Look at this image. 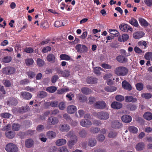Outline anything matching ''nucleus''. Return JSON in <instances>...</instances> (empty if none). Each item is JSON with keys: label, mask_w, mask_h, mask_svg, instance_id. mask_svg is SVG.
<instances>
[{"label": "nucleus", "mask_w": 152, "mask_h": 152, "mask_svg": "<svg viewBox=\"0 0 152 152\" xmlns=\"http://www.w3.org/2000/svg\"><path fill=\"white\" fill-rule=\"evenodd\" d=\"M97 139L100 142H102L105 139L104 136L103 134H98L96 137Z\"/></svg>", "instance_id": "nucleus-50"}, {"label": "nucleus", "mask_w": 152, "mask_h": 152, "mask_svg": "<svg viewBox=\"0 0 152 152\" xmlns=\"http://www.w3.org/2000/svg\"><path fill=\"white\" fill-rule=\"evenodd\" d=\"M11 115V114L7 113H3L0 114V116L2 117L6 118H10Z\"/></svg>", "instance_id": "nucleus-54"}, {"label": "nucleus", "mask_w": 152, "mask_h": 152, "mask_svg": "<svg viewBox=\"0 0 152 152\" xmlns=\"http://www.w3.org/2000/svg\"><path fill=\"white\" fill-rule=\"evenodd\" d=\"M58 121V119L57 118L51 116L48 118L47 123L50 125H54L57 124Z\"/></svg>", "instance_id": "nucleus-5"}, {"label": "nucleus", "mask_w": 152, "mask_h": 152, "mask_svg": "<svg viewBox=\"0 0 152 152\" xmlns=\"http://www.w3.org/2000/svg\"><path fill=\"white\" fill-rule=\"evenodd\" d=\"M46 59L48 62L50 63H54L56 61V57L55 55L52 53L49 54L47 56Z\"/></svg>", "instance_id": "nucleus-13"}, {"label": "nucleus", "mask_w": 152, "mask_h": 152, "mask_svg": "<svg viewBox=\"0 0 152 152\" xmlns=\"http://www.w3.org/2000/svg\"><path fill=\"white\" fill-rule=\"evenodd\" d=\"M81 91L83 93L86 95L89 94L91 93V90L86 87L82 88L81 89Z\"/></svg>", "instance_id": "nucleus-32"}, {"label": "nucleus", "mask_w": 152, "mask_h": 152, "mask_svg": "<svg viewBox=\"0 0 152 152\" xmlns=\"http://www.w3.org/2000/svg\"><path fill=\"white\" fill-rule=\"evenodd\" d=\"M12 58L10 56H7L4 57L2 59V61L4 63H7L11 61Z\"/></svg>", "instance_id": "nucleus-40"}, {"label": "nucleus", "mask_w": 152, "mask_h": 152, "mask_svg": "<svg viewBox=\"0 0 152 152\" xmlns=\"http://www.w3.org/2000/svg\"><path fill=\"white\" fill-rule=\"evenodd\" d=\"M105 90L108 92H113L116 90V88L115 87H109L108 86L105 87L104 88Z\"/></svg>", "instance_id": "nucleus-46"}, {"label": "nucleus", "mask_w": 152, "mask_h": 152, "mask_svg": "<svg viewBox=\"0 0 152 152\" xmlns=\"http://www.w3.org/2000/svg\"><path fill=\"white\" fill-rule=\"evenodd\" d=\"M136 87L138 90L140 91L143 89V85L142 83H139L136 84Z\"/></svg>", "instance_id": "nucleus-52"}, {"label": "nucleus", "mask_w": 152, "mask_h": 152, "mask_svg": "<svg viewBox=\"0 0 152 152\" xmlns=\"http://www.w3.org/2000/svg\"><path fill=\"white\" fill-rule=\"evenodd\" d=\"M144 118L147 120H151L152 119V114L149 112L145 113L144 115Z\"/></svg>", "instance_id": "nucleus-34"}, {"label": "nucleus", "mask_w": 152, "mask_h": 152, "mask_svg": "<svg viewBox=\"0 0 152 152\" xmlns=\"http://www.w3.org/2000/svg\"><path fill=\"white\" fill-rule=\"evenodd\" d=\"M58 107L60 110H64L66 107L65 103L63 102H61L59 104Z\"/></svg>", "instance_id": "nucleus-59"}, {"label": "nucleus", "mask_w": 152, "mask_h": 152, "mask_svg": "<svg viewBox=\"0 0 152 152\" xmlns=\"http://www.w3.org/2000/svg\"><path fill=\"white\" fill-rule=\"evenodd\" d=\"M102 67L105 69H111L112 66L107 64H103L101 65Z\"/></svg>", "instance_id": "nucleus-57"}, {"label": "nucleus", "mask_w": 152, "mask_h": 152, "mask_svg": "<svg viewBox=\"0 0 152 152\" xmlns=\"http://www.w3.org/2000/svg\"><path fill=\"white\" fill-rule=\"evenodd\" d=\"M81 126L83 127H87L92 124L91 122L87 119L82 120L80 122Z\"/></svg>", "instance_id": "nucleus-10"}, {"label": "nucleus", "mask_w": 152, "mask_h": 152, "mask_svg": "<svg viewBox=\"0 0 152 152\" xmlns=\"http://www.w3.org/2000/svg\"><path fill=\"white\" fill-rule=\"evenodd\" d=\"M33 145V140L30 139H28L25 142V145L27 148H30Z\"/></svg>", "instance_id": "nucleus-29"}, {"label": "nucleus", "mask_w": 152, "mask_h": 152, "mask_svg": "<svg viewBox=\"0 0 152 152\" xmlns=\"http://www.w3.org/2000/svg\"><path fill=\"white\" fill-rule=\"evenodd\" d=\"M94 115L98 119L102 120H106L108 119L110 117V115L108 113L103 111L95 113Z\"/></svg>", "instance_id": "nucleus-2"}, {"label": "nucleus", "mask_w": 152, "mask_h": 152, "mask_svg": "<svg viewBox=\"0 0 152 152\" xmlns=\"http://www.w3.org/2000/svg\"><path fill=\"white\" fill-rule=\"evenodd\" d=\"M15 71L16 70L14 68L10 66L5 67L3 68L2 70L3 73L6 75L13 74Z\"/></svg>", "instance_id": "nucleus-4"}, {"label": "nucleus", "mask_w": 152, "mask_h": 152, "mask_svg": "<svg viewBox=\"0 0 152 152\" xmlns=\"http://www.w3.org/2000/svg\"><path fill=\"white\" fill-rule=\"evenodd\" d=\"M26 74L28 76V77L31 78L34 77L35 76V73L33 72H27Z\"/></svg>", "instance_id": "nucleus-62"}, {"label": "nucleus", "mask_w": 152, "mask_h": 152, "mask_svg": "<svg viewBox=\"0 0 152 152\" xmlns=\"http://www.w3.org/2000/svg\"><path fill=\"white\" fill-rule=\"evenodd\" d=\"M60 58L62 60H69L70 59V57L68 55L65 54H62L60 56Z\"/></svg>", "instance_id": "nucleus-47"}, {"label": "nucleus", "mask_w": 152, "mask_h": 152, "mask_svg": "<svg viewBox=\"0 0 152 152\" xmlns=\"http://www.w3.org/2000/svg\"><path fill=\"white\" fill-rule=\"evenodd\" d=\"M97 143L96 140L94 138L90 139L88 142V146L90 147H94L96 145Z\"/></svg>", "instance_id": "nucleus-26"}, {"label": "nucleus", "mask_w": 152, "mask_h": 152, "mask_svg": "<svg viewBox=\"0 0 152 152\" xmlns=\"http://www.w3.org/2000/svg\"><path fill=\"white\" fill-rule=\"evenodd\" d=\"M79 136L82 138H84L86 137L87 135V131L84 130L82 129L80 131L79 133Z\"/></svg>", "instance_id": "nucleus-42"}, {"label": "nucleus", "mask_w": 152, "mask_h": 152, "mask_svg": "<svg viewBox=\"0 0 152 152\" xmlns=\"http://www.w3.org/2000/svg\"><path fill=\"white\" fill-rule=\"evenodd\" d=\"M117 135V132H115L111 131L108 134V137L109 138H113L116 137Z\"/></svg>", "instance_id": "nucleus-45"}, {"label": "nucleus", "mask_w": 152, "mask_h": 152, "mask_svg": "<svg viewBox=\"0 0 152 152\" xmlns=\"http://www.w3.org/2000/svg\"><path fill=\"white\" fill-rule=\"evenodd\" d=\"M144 57L146 60L152 61V52L146 53Z\"/></svg>", "instance_id": "nucleus-37"}, {"label": "nucleus", "mask_w": 152, "mask_h": 152, "mask_svg": "<svg viewBox=\"0 0 152 152\" xmlns=\"http://www.w3.org/2000/svg\"><path fill=\"white\" fill-rule=\"evenodd\" d=\"M142 96L145 99H149L152 97V95L151 94L148 93H143L142 95Z\"/></svg>", "instance_id": "nucleus-48"}, {"label": "nucleus", "mask_w": 152, "mask_h": 152, "mask_svg": "<svg viewBox=\"0 0 152 152\" xmlns=\"http://www.w3.org/2000/svg\"><path fill=\"white\" fill-rule=\"evenodd\" d=\"M123 88L125 89L130 91L132 89V86L130 84L126 81L124 80L122 83Z\"/></svg>", "instance_id": "nucleus-15"}, {"label": "nucleus", "mask_w": 152, "mask_h": 152, "mask_svg": "<svg viewBox=\"0 0 152 152\" xmlns=\"http://www.w3.org/2000/svg\"><path fill=\"white\" fill-rule=\"evenodd\" d=\"M139 20L141 25L142 26L146 27L148 25V23L144 19L141 18H140Z\"/></svg>", "instance_id": "nucleus-36"}, {"label": "nucleus", "mask_w": 152, "mask_h": 152, "mask_svg": "<svg viewBox=\"0 0 152 152\" xmlns=\"http://www.w3.org/2000/svg\"><path fill=\"white\" fill-rule=\"evenodd\" d=\"M125 102H135L137 100L136 98H134L132 96H125Z\"/></svg>", "instance_id": "nucleus-22"}, {"label": "nucleus", "mask_w": 152, "mask_h": 152, "mask_svg": "<svg viewBox=\"0 0 152 152\" xmlns=\"http://www.w3.org/2000/svg\"><path fill=\"white\" fill-rule=\"evenodd\" d=\"M111 107L113 109H119L121 108L122 104L117 102H114L112 103Z\"/></svg>", "instance_id": "nucleus-16"}, {"label": "nucleus", "mask_w": 152, "mask_h": 152, "mask_svg": "<svg viewBox=\"0 0 152 152\" xmlns=\"http://www.w3.org/2000/svg\"><path fill=\"white\" fill-rule=\"evenodd\" d=\"M129 23L132 25L136 27H138L139 26L137 20L133 18H132L129 21Z\"/></svg>", "instance_id": "nucleus-31"}, {"label": "nucleus", "mask_w": 152, "mask_h": 152, "mask_svg": "<svg viewBox=\"0 0 152 152\" xmlns=\"http://www.w3.org/2000/svg\"><path fill=\"white\" fill-rule=\"evenodd\" d=\"M5 135L7 137L9 138L12 139L13 138L15 135V133L11 131H10L6 132Z\"/></svg>", "instance_id": "nucleus-33"}, {"label": "nucleus", "mask_w": 152, "mask_h": 152, "mask_svg": "<svg viewBox=\"0 0 152 152\" xmlns=\"http://www.w3.org/2000/svg\"><path fill=\"white\" fill-rule=\"evenodd\" d=\"M67 111L70 114H72L75 113L77 111L76 107L73 105L68 106L66 108Z\"/></svg>", "instance_id": "nucleus-11"}, {"label": "nucleus", "mask_w": 152, "mask_h": 152, "mask_svg": "<svg viewBox=\"0 0 152 152\" xmlns=\"http://www.w3.org/2000/svg\"><path fill=\"white\" fill-rule=\"evenodd\" d=\"M5 149L8 152H17L18 150L17 146L12 143L7 144L6 146Z\"/></svg>", "instance_id": "nucleus-3"}, {"label": "nucleus", "mask_w": 152, "mask_h": 152, "mask_svg": "<svg viewBox=\"0 0 152 152\" xmlns=\"http://www.w3.org/2000/svg\"><path fill=\"white\" fill-rule=\"evenodd\" d=\"M59 151L60 152H68V150L64 146L60 147Z\"/></svg>", "instance_id": "nucleus-63"}, {"label": "nucleus", "mask_w": 152, "mask_h": 152, "mask_svg": "<svg viewBox=\"0 0 152 152\" xmlns=\"http://www.w3.org/2000/svg\"><path fill=\"white\" fill-rule=\"evenodd\" d=\"M128 71V69L126 67L123 66L116 67L114 71L115 74L120 76H126L127 75Z\"/></svg>", "instance_id": "nucleus-1"}, {"label": "nucleus", "mask_w": 152, "mask_h": 152, "mask_svg": "<svg viewBox=\"0 0 152 152\" xmlns=\"http://www.w3.org/2000/svg\"><path fill=\"white\" fill-rule=\"evenodd\" d=\"M144 35V33L142 31H137L134 33L133 34V37L135 39L140 38Z\"/></svg>", "instance_id": "nucleus-17"}, {"label": "nucleus", "mask_w": 152, "mask_h": 152, "mask_svg": "<svg viewBox=\"0 0 152 152\" xmlns=\"http://www.w3.org/2000/svg\"><path fill=\"white\" fill-rule=\"evenodd\" d=\"M4 84L6 87H9L11 86V83L10 81L8 80H3Z\"/></svg>", "instance_id": "nucleus-61"}, {"label": "nucleus", "mask_w": 152, "mask_h": 152, "mask_svg": "<svg viewBox=\"0 0 152 152\" xmlns=\"http://www.w3.org/2000/svg\"><path fill=\"white\" fill-rule=\"evenodd\" d=\"M37 65L39 67L43 66L44 64V61L40 58H38L37 60Z\"/></svg>", "instance_id": "nucleus-51"}, {"label": "nucleus", "mask_w": 152, "mask_h": 152, "mask_svg": "<svg viewBox=\"0 0 152 152\" xmlns=\"http://www.w3.org/2000/svg\"><path fill=\"white\" fill-rule=\"evenodd\" d=\"M128 129L131 132L133 133H137L138 131L136 127L132 126H130Z\"/></svg>", "instance_id": "nucleus-41"}, {"label": "nucleus", "mask_w": 152, "mask_h": 152, "mask_svg": "<svg viewBox=\"0 0 152 152\" xmlns=\"http://www.w3.org/2000/svg\"><path fill=\"white\" fill-rule=\"evenodd\" d=\"M74 138L71 139V140L69 141L67 144L69 147H72L75 145L77 141V137L76 136H74Z\"/></svg>", "instance_id": "nucleus-20"}, {"label": "nucleus", "mask_w": 152, "mask_h": 152, "mask_svg": "<svg viewBox=\"0 0 152 152\" xmlns=\"http://www.w3.org/2000/svg\"><path fill=\"white\" fill-rule=\"evenodd\" d=\"M112 126L114 128H120L122 127V125L118 121H115L112 123Z\"/></svg>", "instance_id": "nucleus-21"}, {"label": "nucleus", "mask_w": 152, "mask_h": 152, "mask_svg": "<svg viewBox=\"0 0 152 152\" xmlns=\"http://www.w3.org/2000/svg\"><path fill=\"white\" fill-rule=\"evenodd\" d=\"M20 96L24 99L26 100L30 99L32 97L31 94L26 91H22L20 93Z\"/></svg>", "instance_id": "nucleus-9"}, {"label": "nucleus", "mask_w": 152, "mask_h": 152, "mask_svg": "<svg viewBox=\"0 0 152 152\" xmlns=\"http://www.w3.org/2000/svg\"><path fill=\"white\" fill-rule=\"evenodd\" d=\"M129 36L126 34H122V37H119L118 38V40L120 42L126 41L129 39Z\"/></svg>", "instance_id": "nucleus-25"}, {"label": "nucleus", "mask_w": 152, "mask_h": 152, "mask_svg": "<svg viewBox=\"0 0 152 152\" xmlns=\"http://www.w3.org/2000/svg\"><path fill=\"white\" fill-rule=\"evenodd\" d=\"M46 135L48 138L52 139L56 137V134L53 131H49L47 133Z\"/></svg>", "instance_id": "nucleus-24"}, {"label": "nucleus", "mask_w": 152, "mask_h": 152, "mask_svg": "<svg viewBox=\"0 0 152 152\" xmlns=\"http://www.w3.org/2000/svg\"><path fill=\"white\" fill-rule=\"evenodd\" d=\"M145 145V144L143 142H140L136 145L135 146V148L138 151L142 150L144 148Z\"/></svg>", "instance_id": "nucleus-28"}, {"label": "nucleus", "mask_w": 152, "mask_h": 152, "mask_svg": "<svg viewBox=\"0 0 152 152\" xmlns=\"http://www.w3.org/2000/svg\"><path fill=\"white\" fill-rule=\"evenodd\" d=\"M12 128L13 131H18L20 128V126L17 124H13L12 126Z\"/></svg>", "instance_id": "nucleus-43"}, {"label": "nucleus", "mask_w": 152, "mask_h": 152, "mask_svg": "<svg viewBox=\"0 0 152 152\" xmlns=\"http://www.w3.org/2000/svg\"><path fill=\"white\" fill-rule=\"evenodd\" d=\"M69 129V126L66 124L61 125L59 127V130L62 132L68 131Z\"/></svg>", "instance_id": "nucleus-12"}, {"label": "nucleus", "mask_w": 152, "mask_h": 152, "mask_svg": "<svg viewBox=\"0 0 152 152\" xmlns=\"http://www.w3.org/2000/svg\"><path fill=\"white\" fill-rule=\"evenodd\" d=\"M47 95V93L45 92L42 91L39 92L38 96L40 98H43L46 96Z\"/></svg>", "instance_id": "nucleus-53"}, {"label": "nucleus", "mask_w": 152, "mask_h": 152, "mask_svg": "<svg viewBox=\"0 0 152 152\" xmlns=\"http://www.w3.org/2000/svg\"><path fill=\"white\" fill-rule=\"evenodd\" d=\"M78 98L81 102H84L86 99V96L80 94L78 95Z\"/></svg>", "instance_id": "nucleus-60"}, {"label": "nucleus", "mask_w": 152, "mask_h": 152, "mask_svg": "<svg viewBox=\"0 0 152 152\" xmlns=\"http://www.w3.org/2000/svg\"><path fill=\"white\" fill-rule=\"evenodd\" d=\"M58 73L61 75L62 76L64 77H67L70 75V72L68 70H65L64 71L61 70H58Z\"/></svg>", "instance_id": "nucleus-19"}, {"label": "nucleus", "mask_w": 152, "mask_h": 152, "mask_svg": "<svg viewBox=\"0 0 152 152\" xmlns=\"http://www.w3.org/2000/svg\"><path fill=\"white\" fill-rule=\"evenodd\" d=\"M29 110V107L26 105L25 106H23L19 108L18 111L20 113H23L28 112Z\"/></svg>", "instance_id": "nucleus-18"}, {"label": "nucleus", "mask_w": 152, "mask_h": 152, "mask_svg": "<svg viewBox=\"0 0 152 152\" xmlns=\"http://www.w3.org/2000/svg\"><path fill=\"white\" fill-rule=\"evenodd\" d=\"M66 143V141L65 139H60L57 140L56 142V144L60 146L65 144Z\"/></svg>", "instance_id": "nucleus-27"}, {"label": "nucleus", "mask_w": 152, "mask_h": 152, "mask_svg": "<svg viewBox=\"0 0 152 152\" xmlns=\"http://www.w3.org/2000/svg\"><path fill=\"white\" fill-rule=\"evenodd\" d=\"M119 27L121 31L125 32L128 30L129 25L126 24L122 23L119 25Z\"/></svg>", "instance_id": "nucleus-30"}, {"label": "nucleus", "mask_w": 152, "mask_h": 152, "mask_svg": "<svg viewBox=\"0 0 152 152\" xmlns=\"http://www.w3.org/2000/svg\"><path fill=\"white\" fill-rule=\"evenodd\" d=\"M115 98L117 101L119 102H122L124 100V97L120 95H117Z\"/></svg>", "instance_id": "nucleus-55"}, {"label": "nucleus", "mask_w": 152, "mask_h": 152, "mask_svg": "<svg viewBox=\"0 0 152 152\" xmlns=\"http://www.w3.org/2000/svg\"><path fill=\"white\" fill-rule=\"evenodd\" d=\"M100 131V129L98 127H92L90 129V132L92 133H97Z\"/></svg>", "instance_id": "nucleus-49"}, {"label": "nucleus", "mask_w": 152, "mask_h": 152, "mask_svg": "<svg viewBox=\"0 0 152 152\" xmlns=\"http://www.w3.org/2000/svg\"><path fill=\"white\" fill-rule=\"evenodd\" d=\"M33 60L31 58H27L25 60V62L27 66H30L34 63Z\"/></svg>", "instance_id": "nucleus-44"}, {"label": "nucleus", "mask_w": 152, "mask_h": 152, "mask_svg": "<svg viewBox=\"0 0 152 152\" xmlns=\"http://www.w3.org/2000/svg\"><path fill=\"white\" fill-rule=\"evenodd\" d=\"M7 103V105L15 106L17 104L18 101L15 98L13 97H10L8 99Z\"/></svg>", "instance_id": "nucleus-8"}, {"label": "nucleus", "mask_w": 152, "mask_h": 152, "mask_svg": "<svg viewBox=\"0 0 152 152\" xmlns=\"http://www.w3.org/2000/svg\"><path fill=\"white\" fill-rule=\"evenodd\" d=\"M94 73L97 75L101 74L100 71L102 70V69L100 67H93Z\"/></svg>", "instance_id": "nucleus-39"}, {"label": "nucleus", "mask_w": 152, "mask_h": 152, "mask_svg": "<svg viewBox=\"0 0 152 152\" xmlns=\"http://www.w3.org/2000/svg\"><path fill=\"white\" fill-rule=\"evenodd\" d=\"M25 90L27 91H29L31 92H35V89L34 88L31 87L29 86H27L25 88Z\"/></svg>", "instance_id": "nucleus-58"}, {"label": "nucleus", "mask_w": 152, "mask_h": 152, "mask_svg": "<svg viewBox=\"0 0 152 152\" xmlns=\"http://www.w3.org/2000/svg\"><path fill=\"white\" fill-rule=\"evenodd\" d=\"M57 90V88L54 86L48 87L46 89V91L50 93H53Z\"/></svg>", "instance_id": "nucleus-38"}, {"label": "nucleus", "mask_w": 152, "mask_h": 152, "mask_svg": "<svg viewBox=\"0 0 152 152\" xmlns=\"http://www.w3.org/2000/svg\"><path fill=\"white\" fill-rule=\"evenodd\" d=\"M68 137L72 138H74V136H76L72 131H70L66 134Z\"/></svg>", "instance_id": "nucleus-56"}, {"label": "nucleus", "mask_w": 152, "mask_h": 152, "mask_svg": "<svg viewBox=\"0 0 152 152\" xmlns=\"http://www.w3.org/2000/svg\"><path fill=\"white\" fill-rule=\"evenodd\" d=\"M87 81L88 83L90 84H94L96 83L97 79L95 78L90 77L87 79Z\"/></svg>", "instance_id": "nucleus-35"}, {"label": "nucleus", "mask_w": 152, "mask_h": 152, "mask_svg": "<svg viewBox=\"0 0 152 152\" xmlns=\"http://www.w3.org/2000/svg\"><path fill=\"white\" fill-rule=\"evenodd\" d=\"M95 108L98 109H103L105 107L106 104L104 101H98L94 104Z\"/></svg>", "instance_id": "nucleus-7"}, {"label": "nucleus", "mask_w": 152, "mask_h": 152, "mask_svg": "<svg viewBox=\"0 0 152 152\" xmlns=\"http://www.w3.org/2000/svg\"><path fill=\"white\" fill-rule=\"evenodd\" d=\"M144 2L148 7L152 6V0H144Z\"/></svg>", "instance_id": "nucleus-64"}, {"label": "nucleus", "mask_w": 152, "mask_h": 152, "mask_svg": "<svg viewBox=\"0 0 152 152\" xmlns=\"http://www.w3.org/2000/svg\"><path fill=\"white\" fill-rule=\"evenodd\" d=\"M75 48L78 52L80 53H83L87 50V47L83 45L78 44L76 46Z\"/></svg>", "instance_id": "nucleus-6"}, {"label": "nucleus", "mask_w": 152, "mask_h": 152, "mask_svg": "<svg viewBox=\"0 0 152 152\" xmlns=\"http://www.w3.org/2000/svg\"><path fill=\"white\" fill-rule=\"evenodd\" d=\"M121 119L122 121L126 123H129L132 121L131 117L129 115H124L121 117Z\"/></svg>", "instance_id": "nucleus-14"}, {"label": "nucleus", "mask_w": 152, "mask_h": 152, "mask_svg": "<svg viewBox=\"0 0 152 152\" xmlns=\"http://www.w3.org/2000/svg\"><path fill=\"white\" fill-rule=\"evenodd\" d=\"M116 59L118 61L121 63H125L128 61L127 58L121 55L118 56L116 58Z\"/></svg>", "instance_id": "nucleus-23"}]
</instances>
